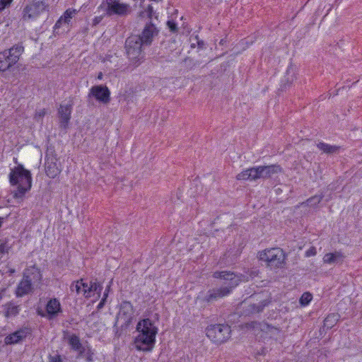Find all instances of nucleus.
Returning a JSON list of instances; mask_svg holds the SVG:
<instances>
[{"label": "nucleus", "instance_id": "1", "mask_svg": "<svg viewBox=\"0 0 362 362\" xmlns=\"http://www.w3.org/2000/svg\"><path fill=\"white\" fill-rule=\"evenodd\" d=\"M213 277L220 279L223 282L221 287L210 289L207 291L204 298V300L207 303L216 301L230 295L233 290L243 281L244 275L228 271H216L214 272Z\"/></svg>", "mask_w": 362, "mask_h": 362}, {"label": "nucleus", "instance_id": "2", "mask_svg": "<svg viewBox=\"0 0 362 362\" xmlns=\"http://www.w3.org/2000/svg\"><path fill=\"white\" fill-rule=\"evenodd\" d=\"M138 335L134 339V344L137 351H151L156 344V337L158 329L149 318L140 320L136 327Z\"/></svg>", "mask_w": 362, "mask_h": 362}, {"label": "nucleus", "instance_id": "3", "mask_svg": "<svg viewBox=\"0 0 362 362\" xmlns=\"http://www.w3.org/2000/svg\"><path fill=\"white\" fill-rule=\"evenodd\" d=\"M8 179L11 186L17 187L13 193V197L16 199H23L32 187V175L30 170L20 164L11 170Z\"/></svg>", "mask_w": 362, "mask_h": 362}, {"label": "nucleus", "instance_id": "4", "mask_svg": "<svg viewBox=\"0 0 362 362\" xmlns=\"http://www.w3.org/2000/svg\"><path fill=\"white\" fill-rule=\"evenodd\" d=\"M146 47L137 35H132L125 40L126 54L131 64L136 67L141 64L144 58L143 47Z\"/></svg>", "mask_w": 362, "mask_h": 362}, {"label": "nucleus", "instance_id": "5", "mask_svg": "<svg viewBox=\"0 0 362 362\" xmlns=\"http://www.w3.org/2000/svg\"><path fill=\"white\" fill-rule=\"evenodd\" d=\"M259 258L261 261L267 262L271 268L277 269L283 267L286 255L282 249L274 247L259 252Z\"/></svg>", "mask_w": 362, "mask_h": 362}, {"label": "nucleus", "instance_id": "6", "mask_svg": "<svg viewBox=\"0 0 362 362\" xmlns=\"http://www.w3.org/2000/svg\"><path fill=\"white\" fill-rule=\"evenodd\" d=\"M230 327L226 324L211 325L206 329V336L215 344H221L230 337Z\"/></svg>", "mask_w": 362, "mask_h": 362}, {"label": "nucleus", "instance_id": "7", "mask_svg": "<svg viewBox=\"0 0 362 362\" xmlns=\"http://www.w3.org/2000/svg\"><path fill=\"white\" fill-rule=\"evenodd\" d=\"M134 314V307L130 301L123 300L119 304V312L117 313L115 318V322L113 328H117V323L119 319L123 320L121 325V329H127L133 322Z\"/></svg>", "mask_w": 362, "mask_h": 362}, {"label": "nucleus", "instance_id": "8", "mask_svg": "<svg viewBox=\"0 0 362 362\" xmlns=\"http://www.w3.org/2000/svg\"><path fill=\"white\" fill-rule=\"evenodd\" d=\"M49 5L45 1H33L27 4L23 9L21 19L24 21L36 20L44 11L47 10Z\"/></svg>", "mask_w": 362, "mask_h": 362}, {"label": "nucleus", "instance_id": "9", "mask_svg": "<svg viewBox=\"0 0 362 362\" xmlns=\"http://www.w3.org/2000/svg\"><path fill=\"white\" fill-rule=\"evenodd\" d=\"M94 98L98 102L107 104L110 101V91L104 85H96L91 87L88 95V103H90V98Z\"/></svg>", "mask_w": 362, "mask_h": 362}, {"label": "nucleus", "instance_id": "10", "mask_svg": "<svg viewBox=\"0 0 362 362\" xmlns=\"http://www.w3.org/2000/svg\"><path fill=\"white\" fill-rule=\"evenodd\" d=\"M32 335V329L30 327H23L15 332L8 334L4 338L6 345H13L22 343L28 337Z\"/></svg>", "mask_w": 362, "mask_h": 362}, {"label": "nucleus", "instance_id": "11", "mask_svg": "<svg viewBox=\"0 0 362 362\" xmlns=\"http://www.w3.org/2000/svg\"><path fill=\"white\" fill-rule=\"evenodd\" d=\"M73 109V103L69 101V104H61L57 110V115L59 117V127L63 129L68 128L70 119L71 117V112Z\"/></svg>", "mask_w": 362, "mask_h": 362}, {"label": "nucleus", "instance_id": "12", "mask_svg": "<svg viewBox=\"0 0 362 362\" xmlns=\"http://www.w3.org/2000/svg\"><path fill=\"white\" fill-rule=\"evenodd\" d=\"M159 30L155 26V25L150 21L147 23L141 32V35H139L141 42L146 45L149 46L153 42V39L155 36L158 35Z\"/></svg>", "mask_w": 362, "mask_h": 362}, {"label": "nucleus", "instance_id": "13", "mask_svg": "<svg viewBox=\"0 0 362 362\" xmlns=\"http://www.w3.org/2000/svg\"><path fill=\"white\" fill-rule=\"evenodd\" d=\"M33 291V284L30 282V280L28 279V277L27 276V273L23 272V278L18 283L16 289V296L23 297L25 295L32 293Z\"/></svg>", "mask_w": 362, "mask_h": 362}, {"label": "nucleus", "instance_id": "14", "mask_svg": "<svg viewBox=\"0 0 362 362\" xmlns=\"http://www.w3.org/2000/svg\"><path fill=\"white\" fill-rule=\"evenodd\" d=\"M47 313V319L53 320L62 313V308L59 300L56 298H50L45 306Z\"/></svg>", "mask_w": 362, "mask_h": 362}, {"label": "nucleus", "instance_id": "15", "mask_svg": "<svg viewBox=\"0 0 362 362\" xmlns=\"http://www.w3.org/2000/svg\"><path fill=\"white\" fill-rule=\"evenodd\" d=\"M105 11V14L108 16L112 15L126 16L129 11V6L118 1L110 5V6H107Z\"/></svg>", "mask_w": 362, "mask_h": 362}, {"label": "nucleus", "instance_id": "16", "mask_svg": "<svg viewBox=\"0 0 362 362\" xmlns=\"http://www.w3.org/2000/svg\"><path fill=\"white\" fill-rule=\"evenodd\" d=\"M45 173L49 178H55L62 172V168L59 163H58V158L53 160H45Z\"/></svg>", "mask_w": 362, "mask_h": 362}, {"label": "nucleus", "instance_id": "17", "mask_svg": "<svg viewBox=\"0 0 362 362\" xmlns=\"http://www.w3.org/2000/svg\"><path fill=\"white\" fill-rule=\"evenodd\" d=\"M4 52H6L8 60L11 62V63L14 65L16 64L19 59L21 55L24 52V47L23 46L22 42L14 45L10 49H7L3 51Z\"/></svg>", "mask_w": 362, "mask_h": 362}, {"label": "nucleus", "instance_id": "18", "mask_svg": "<svg viewBox=\"0 0 362 362\" xmlns=\"http://www.w3.org/2000/svg\"><path fill=\"white\" fill-rule=\"evenodd\" d=\"M4 315L6 318H13L18 316L21 310V305L10 300L2 305Z\"/></svg>", "mask_w": 362, "mask_h": 362}, {"label": "nucleus", "instance_id": "19", "mask_svg": "<svg viewBox=\"0 0 362 362\" xmlns=\"http://www.w3.org/2000/svg\"><path fill=\"white\" fill-rule=\"evenodd\" d=\"M261 178L269 179L273 175L281 173L282 168L278 164H273L269 165H259V166Z\"/></svg>", "mask_w": 362, "mask_h": 362}, {"label": "nucleus", "instance_id": "20", "mask_svg": "<svg viewBox=\"0 0 362 362\" xmlns=\"http://www.w3.org/2000/svg\"><path fill=\"white\" fill-rule=\"evenodd\" d=\"M103 288L102 284L98 282L97 279H95L94 281H90V285H88V288L83 289V293L86 298H89L92 296V293L95 292L97 293L98 298H100Z\"/></svg>", "mask_w": 362, "mask_h": 362}, {"label": "nucleus", "instance_id": "21", "mask_svg": "<svg viewBox=\"0 0 362 362\" xmlns=\"http://www.w3.org/2000/svg\"><path fill=\"white\" fill-rule=\"evenodd\" d=\"M286 74V75L285 76L284 79L281 81V84L279 89L280 91H286L291 86L293 81L296 79L295 69L292 65H290L287 68Z\"/></svg>", "mask_w": 362, "mask_h": 362}, {"label": "nucleus", "instance_id": "22", "mask_svg": "<svg viewBox=\"0 0 362 362\" xmlns=\"http://www.w3.org/2000/svg\"><path fill=\"white\" fill-rule=\"evenodd\" d=\"M339 320L338 313H329L324 320L322 327L320 328V333L326 332L327 330L334 327Z\"/></svg>", "mask_w": 362, "mask_h": 362}, {"label": "nucleus", "instance_id": "23", "mask_svg": "<svg viewBox=\"0 0 362 362\" xmlns=\"http://www.w3.org/2000/svg\"><path fill=\"white\" fill-rule=\"evenodd\" d=\"M344 257L345 256L341 252L335 251L325 254L323 257V262L329 264H338L341 263Z\"/></svg>", "mask_w": 362, "mask_h": 362}, {"label": "nucleus", "instance_id": "24", "mask_svg": "<svg viewBox=\"0 0 362 362\" xmlns=\"http://www.w3.org/2000/svg\"><path fill=\"white\" fill-rule=\"evenodd\" d=\"M24 272L27 273V276L28 279L30 280V282L34 284L35 283H40L42 281V275L40 269L33 266L30 269H25Z\"/></svg>", "mask_w": 362, "mask_h": 362}, {"label": "nucleus", "instance_id": "25", "mask_svg": "<svg viewBox=\"0 0 362 362\" xmlns=\"http://www.w3.org/2000/svg\"><path fill=\"white\" fill-rule=\"evenodd\" d=\"M270 300L264 299L260 300L257 304L253 303L248 306V312L251 314L259 313L263 311L264 308L270 303Z\"/></svg>", "mask_w": 362, "mask_h": 362}, {"label": "nucleus", "instance_id": "26", "mask_svg": "<svg viewBox=\"0 0 362 362\" xmlns=\"http://www.w3.org/2000/svg\"><path fill=\"white\" fill-rule=\"evenodd\" d=\"M317 147L325 153L333 154L336 153L340 149V146L335 145H330L325 142H320L317 144Z\"/></svg>", "mask_w": 362, "mask_h": 362}, {"label": "nucleus", "instance_id": "27", "mask_svg": "<svg viewBox=\"0 0 362 362\" xmlns=\"http://www.w3.org/2000/svg\"><path fill=\"white\" fill-rule=\"evenodd\" d=\"M67 339V342L73 351L80 349L82 344L78 336L75 334L68 335L65 337Z\"/></svg>", "mask_w": 362, "mask_h": 362}, {"label": "nucleus", "instance_id": "28", "mask_svg": "<svg viewBox=\"0 0 362 362\" xmlns=\"http://www.w3.org/2000/svg\"><path fill=\"white\" fill-rule=\"evenodd\" d=\"M6 52H0V72H4L9 69L13 64L8 59V56L6 55Z\"/></svg>", "mask_w": 362, "mask_h": 362}, {"label": "nucleus", "instance_id": "29", "mask_svg": "<svg viewBox=\"0 0 362 362\" xmlns=\"http://www.w3.org/2000/svg\"><path fill=\"white\" fill-rule=\"evenodd\" d=\"M81 287L83 289L88 288V284L83 281V279L73 281L70 286V290L71 291H76V294L78 295L83 291Z\"/></svg>", "mask_w": 362, "mask_h": 362}, {"label": "nucleus", "instance_id": "30", "mask_svg": "<svg viewBox=\"0 0 362 362\" xmlns=\"http://www.w3.org/2000/svg\"><path fill=\"white\" fill-rule=\"evenodd\" d=\"M78 13V11L73 8H69L66 9L64 13L61 16L62 18L64 24L69 25L71 23V20L73 17H74L77 13Z\"/></svg>", "mask_w": 362, "mask_h": 362}, {"label": "nucleus", "instance_id": "31", "mask_svg": "<svg viewBox=\"0 0 362 362\" xmlns=\"http://www.w3.org/2000/svg\"><path fill=\"white\" fill-rule=\"evenodd\" d=\"M12 245L9 243L8 238H4L0 240V257L4 254H8Z\"/></svg>", "mask_w": 362, "mask_h": 362}, {"label": "nucleus", "instance_id": "32", "mask_svg": "<svg viewBox=\"0 0 362 362\" xmlns=\"http://www.w3.org/2000/svg\"><path fill=\"white\" fill-rule=\"evenodd\" d=\"M324 198V194L322 193L320 194H315L306 200L305 202L302 203V204H306L308 206L315 207L321 202L322 199Z\"/></svg>", "mask_w": 362, "mask_h": 362}, {"label": "nucleus", "instance_id": "33", "mask_svg": "<svg viewBox=\"0 0 362 362\" xmlns=\"http://www.w3.org/2000/svg\"><path fill=\"white\" fill-rule=\"evenodd\" d=\"M139 16L141 17V18H144V17L146 16L148 18L150 19V21H151V19H152V18L153 16L156 18H158V14H156L154 12L153 6L149 4L146 9H144V11H141L139 13Z\"/></svg>", "mask_w": 362, "mask_h": 362}, {"label": "nucleus", "instance_id": "34", "mask_svg": "<svg viewBox=\"0 0 362 362\" xmlns=\"http://www.w3.org/2000/svg\"><path fill=\"white\" fill-rule=\"evenodd\" d=\"M313 300V295L310 292H305L299 299V303L301 306H307Z\"/></svg>", "mask_w": 362, "mask_h": 362}, {"label": "nucleus", "instance_id": "35", "mask_svg": "<svg viewBox=\"0 0 362 362\" xmlns=\"http://www.w3.org/2000/svg\"><path fill=\"white\" fill-rule=\"evenodd\" d=\"M248 170L250 172V180H256L261 178L259 166L248 168Z\"/></svg>", "mask_w": 362, "mask_h": 362}, {"label": "nucleus", "instance_id": "36", "mask_svg": "<svg viewBox=\"0 0 362 362\" xmlns=\"http://www.w3.org/2000/svg\"><path fill=\"white\" fill-rule=\"evenodd\" d=\"M57 159V154L55 153L54 147L52 146H48L45 153V160Z\"/></svg>", "mask_w": 362, "mask_h": 362}, {"label": "nucleus", "instance_id": "37", "mask_svg": "<svg viewBox=\"0 0 362 362\" xmlns=\"http://www.w3.org/2000/svg\"><path fill=\"white\" fill-rule=\"evenodd\" d=\"M95 351L92 349L90 345H86V351L85 353V360L86 362H93L94 361L93 356Z\"/></svg>", "mask_w": 362, "mask_h": 362}, {"label": "nucleus", "instance_id": "38", "mask_svg": "<svg viewBox=\"0 0 362 362\" xmlns=\"http://www.w3.org/2000/svg\"><path fill=\"white\" fill-rule=\"evenodd\" d=\"M250 172L248 169H246L236 175L238 180H250V176H249Z\"/></svg>", "mask_w": 362, "mask_h": 362}, {"label": "nucleus", "instance_id": "39", "mask_svg": "<svg viewBox=\"0 0 362 362\" xmlns=\"http://www.w3.org/2000/svg\"><path fill=\"white\" fill-rule=\"evenodd\" d=\"M167 25L170 32H172L173 33H175L177 32V30H178L177 25L176 22H175L174 21H173V20L168 21Z\"/></svg>", "mask_w": 362, "mask_h": 362}, {"label": "nucleus", "instance_id": "40", "mask_svg": "<svg viewBox=\"0 0 362 362\" xmlns=\"http://www.w3.org/2000/svg\"><path fill=\"white\" fill-rule=\"evenodd\" d=\"M49 362H64L62 356L57 354L54 356L49 354L48 356Z\"/></svg>", "mask_w": 362, "mask_h": 362}, {"label": "nucleus", "instance_id": "41", "mask_svg": "<svg viewBox=\"0 0 362 362\" xmlns=\"http://www.w3.org/2000/svg\"><path fill=\"white\" fill-rule=\"evenodd\" d=\"M13 0H0V13L10 6Z\"/></svg>", "mask_w": 362, "mask_h": 362}, {"label": "nucleus", "instance_id": "42", "mask_svg": "<svg viewBox=\"0 0 362 362\" xmlns=\"http://www.w3.org/2000/svg\"><path fill=\"white\" fill-rule=\"evenodd\" d=\"M260 326L261 330L264 332H272V329H275L276 331L279 332V329L276 327H274L267 323H264Z\"/></svg>", "mask_w": 362, "mask_h": 362}, {"label": "nucleus", "instance_id": "43", "mask_svg": "<svg viewBox=\"0 0 362 362\" xmlns=\"http://www.w3.org/2000/svg\"><path fill=\"white\" fill-rule=\"evenodd\" d=\"M86 351V346L81 345V348L80 349L76 350L78 352V355L76 356L77 358H82L85 357V353Z\"/></svg>", "mask_w": 362, "mask_h": 362}, {"label": "nucleus", "instance_id": "44", "mask_svg": "<svg viewBox=\"0 0 362 362\" xmlns=\"http://www.w3.org/2000/svg\"><path fill=\"white\" fill-rule=\"evenodd\" d=\"M317 254V250L314 246L310 247L306 252H305V257H309L311 256H315Z\"/></svg>", "mask_w": 362, "mask_h": 362}, {"label": "nucleus", "instance_id": "45", "mask_svg": "<svg viewBox=\"0 0 362 362\" xmlns=\"http://www.w3.org/2000/svg\"><path fill=\"white\" fill-rule=\"evenodd\" d=\"M106 302H107V296L103 295L102 299L100 300V303L97 305V310H101L105 306Z\"/></svg>", "mask_w": 362, "mask_h": 362}, {"label": "nucleus", "instance_id": "46", "mask_svg": "<svg viewBox=\"0 0 362 362\" xmlns=\"http://www.w3.org/2000/svg\"><path fill=\"white\" fill-rule=\"evenodd\" d=\"M63 24H64V21L62 18L60 16L54 25V31H56L57 29H59Z\"/></svg>", "mask_w": 362, "mask_h": 362}, {"label": "nucleus", "instance_id": "47", "mask_svg": "<svg viewBox=\"0 0 362 362\" xmlns=\"http://www.w3.org/2000/svg\"><path fill=\"white\" fill-rule=\"evenodd\" d=\"M103 20V16H95L93 21V23L94 25H96L98 24H99L101 21Z\"/></svg>", "mask_w": 362, "mask_h": 362}, {"label": "nucleus", "instance_id": "48", "mask_svg": "<svg viewBox=\"0 0 362 362\" xmlns=\"http://www.w3.org/2000/svg\"><path fill=\"white\" fill-rule=\"evenodd\" d=\"M37 313L38 315H40L42 317L47 318V315H47V313L46 310L45 312V311H43L42 310H37Z\"/></svg>", "mask_w": 362, "mask_h": 362}, {"label": "nucleus", "instance_id": "49", "mask_svg": "<svg viewBox=\"0 0 362 362\" xmlns=\"http://www.w3.org/2000/svg\"><path fill=\"white\" fill-rule=\"evenodd\" d=\"M111 287V281L110 282L109 285L107 286L105 288V292L103 293V295H106L107 298L108 297L109 292L110 291Z\"/></svg>", "mask_w": 362, "mask_h": 362}, {"label": "nucleus", "instance_id": "50", "mask_svg": "<svg viewBox=\"0 0 362 362\" xmlns=\"http://www.w3.org/2000/svg\"><path fill=\"white\" fill-rule=\"evenodd\" d=\"M115 1H118L117 0H105L107 6H110V5L113 4Z\"/></svg>", "mask_w": 362, "mask_h": 362}, {"label": "nucleus", "instance_id": "51", "mask_svg": "<svg viewBox=\"0 0 362 362\" xmlns=\"http://www.w3.org/2000/svg\"><path fill=\"white\" fill-rule=\"evenodd\" d=\"M9 274H14L16 272V270L14 269H9Z\"/></svg>", "mask_w": 362, "mask_h": 362}, {"label": "nucleus", "instance_id": "52", "mask_svg": "<svg viewBox=\"0 0 362 362\" xmlns=\"http://www.w3.org/2000/svg\"><path fill=\"white\" fill-rule=\"evenodd\" d=\"M102 78H103V74L101 72H100L98 76V79H102Z\"/></svg>", "mask_w": 362, "mask_h": 362}, {"label": "nucleus", "instance_id": "53", "mask_svg": "<svg viewBox=\"0 0 362 362\" xmlns=\"http://www.w3.org/2000/svg\"><path fill=\"white\" fill-rule=\"evenodd\" d=\"M198 45H199V47H202L204 45V42L202 41V42H199Z\"/></svg>", "mask_w": 362, "mask_h": 362}, {"label": "nucleus", "instance_id": "54", "mask_svg": "<svg viewBox=\"0 0 362 362\" xmlns=\"http://www.w3.org/2000/svg\"><path fill=\"white\" fill-rule=\"evenodd\" d=\"M104 4H105V1H103L102 2V4L100 5V6H102Z\"/></svg>", "mask_w": 362, "mask_h": 362}]
</instances>
